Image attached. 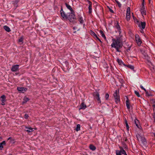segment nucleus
<instances>
[{"label": "nucleus", "mask_w": 155, "mask_h": 155, "mask_svg": "<svg viewBox=\"0 0 155 155\" xmlns=\"http://www.w3.org/2000/svg\"><path fill=\"white\" fill-rule=\"evenodd\" d=\"M76 19V18L74 12L68 13L67 20H69L70 22L74 24L76 22L75 21Z\"/></svg>", "instance_id": "nucleus-2"}, {"label": "nucleus", "mask_w": 155, "mask_h": 155, "mask_svg": "<svg viewBox=\"0 0 155 155\" xmlns=\"http://www.w3.org/2000/svg\"><path fill=\"white\" fill-rule=\"evenodd\" d=\"M33 128H32L31 127H29V128L28 129L26 130L25 131L29 133L33 131Z\"/></svg>", "instance_id": "nucleus-27"}, {"label": "nucleus", "mask_w": 155, "mask_h": 155, "mask_svg": "<svg viewBox=\"0 0 155 155\" xmlns=\"http://www.w3.org/2000/svg\"><path fill=\"white\" fill-rule=\"evenodd\" d=\"M151 0H149V3L150 4H151Z\"/></svg>", "instance_id": "nucleus-46"}, {"label": "nucleus", "mask_w": 155, "mask_h": 155, "mask_svg": "<svg viewBox=\"0 0 155 155\" xmlns=\"http://www.w3.org/2000/svg\"><path fill=\"white\" fill-rule=\"evenodd\" d=\"M137 21V22H139V21Z\"/></svg>", "instance_id": "nucleus-54"}, {"label": "nucleus", "mask_w": 155, "mask_h": 155, "mask_svg": "<svg viewBox=\"0 0 155 155\" xmlns=\"http://www.w3.org/2000/svg\"><path fill=\"white\" fill-rule=\"evenodd\" d=\"M6 142L5 141H3L2 142L0 143V149L2 150L3 148V146L5 145Z\"/></svg>", "instance_id": "nucleus-19"}, {"label": "nucleus", "mask_w": 155, "mask_h": 155, "mask_svg": "<svg viewBox=\"0 0 155 155\" xmlns=\"http://www.w3.org/2000/svg\"><path fill=\"white\" fill-rule=\"evenodd\" d=\"M140 11L143 15H146V12L145 6H141V8L140 9Z\"/></svg>", "instance_id": "nucleus-16"}, {"label": "nucleus", "mask_w": 155, "mask_h": 155, "mask_svg": "<svg viewBox=\"0 0 155 155\" xmlns=\"http://www.w3.org/2000/svg\"><path fill=\"white\" fill-rule=\"evenodd\" d=\"M81 125L80 124H78L77 125L76 128V130L78 131L80 130Z\"/></svg>", "instance_id": "nucleus-30"}, {"label": "nucleus", "mask_w": 155, "mask_h": 155, "mask_svg": "<svg viewBox=\"0 0 155 155\" xmlns=\"http://www.w3.org/2000/svg\"><path fill=\"white\" fill-rule=\"evenodd\" d=\"M117 61L118 62V63L120 64H122L124 66H126V65L125 64L124 62H123L121 60H119V59H117Z\"/></svg>", "instance_id": "nucleus-21"}, {"label": "nucleus", "mask_w": 155, "mask_h": 155, "mask_svg": "<svg viewBox=\"0 0 155 155\" xmlns=\"http://www.w3.org/2000/svg\"><path fill=\"white\" fill-rule=\"evenodd\" d=\"M10 140V142L12 144H13L15 143L14 140L13 139H12V138L10 137H9L7 140Z\"/></svg>", "instance_id": "nucleus-29"}, {"label": "nucleus", "mask_w": 155, "mask_h": 155, "mask_svg": "<svg viewBox=\"0 0 155 155\" xmlns=\"http://www.w3.org/2000/svg\"><path fill=\"white\" fill-rule=\"evenodd\" d=\"M119 151L120 152V153H121V154H124L126 153V151L124 150H122V151Z\"/></svg>", "instance_id": "nucleus-37"}, {"label": "nucleus", "mask_w": 155, "mask_h": 155, "mask_svg": "<svg viewBox=\"0 0 155 155\" xmlns=\"http://www.w3.org/2000/svg\"><path fill=\"white\" fill-rule=\"evenodd\" d=\"M130 8L129 7H128L127 10L126 18L127 20H128L130 19Z\"/></svg>", "instance_id": "nucleus-8"}, {"label": "nucleus", "mask_w": 155, "mask_h": 155, "mask_svg": "<svg viewBox=\"0 0 155 155\" xmlns=\"http://www.w3.org/2000/svg\"><path fill=\"white\" fill-rule=\"evenodd\" d=\"M76 31H74V33H76Z\"/></svg>", "instance_id": "nucleus-51"}, {"label": "nucleus", "mask_w": 155, "mask_h": 155, "mask_svg": "<svg viewBox=\"0 0 155 155\" xmlns=\"http://www.w3.org/2000/svg\"><path fill=\"white\" fill-rule=\"evenodd\" d=\"M124 122L125 124L126 125V127L127 128V130L128 131L129 130V127L127 123V121L126 119L124 120Z\"/></svg>", "instance_id": "nucleus-25"}, {"label": "nucleus", "mask_w": 155, "mask_h": 155, "mask_svg": "<svg viewBox=\"0 0 155 155\" xmlns=\"http://www.w3.org/2000/svg\"><path fill=\"white\" fill-rule=\"evenodd\" d=\"M124 155H127V153H125L124 154Z\"/></svg>", "instance_id": "nucleus-52"}, {"label": "nucleus", "mask_w": 155, "mask_h": 155, "mask_svg": "<svg viewBox=\"0 0 155 155\" xmlns=\"http://www.w3.org/2000/svg\"><path fill=\"white\" fill-rule=\"evenodd\" d=\"M93 35L95 37L98 41H99L100 42H101L100 39L98 38L97 35L95 34V33L93 32Z\"/></svg>", "instance_id": "nucleus-31"}, {"label": "nucleus", "mask_w": 155, "mask_h": 155, "mask_svg": "<svg viewBox=\"0 0 155 155\" xmlns=\"http://www.w3.org/2000/svg\"><path fill=\"white\" fill-rule=\"evenodd\" d=\"M153 104L152 105L153 107H155V101H154L153 102Z\"/></svg>", "instance_id": "nucleus-43"}, {"label": "nucleus", "mask_w": 155, "mask_h": 155, "mask_svg": "<svg viewBox=\"0 0 155 155\" xmlns=\"http://www.w3.org/2000/svg\"><path fill=\"white\" fill-rule=\"evenodd\" d=\"M80 107L79 108V110H84L87 107V106L86 105L84 104V102H82L81 104L80 105Z\"/></svg>", "instance_id": "nucleus-17"}, {"label": "nucleus", "mask_w": 155, "mask_h": 155, "mask_svg": "<svg viewBox=\"0 0 155 155\" xmlns=\"http://www.w3.org/2000/svg\"><path fill=\"white\" fill-rule=\"evenodd\" d=\"M134 122L137 127L140 128V126L139 125V124H140L139 121L136 118L134 120Z\"/></svg>", "instance_id": "nucleus-20"}, {"label": "nucleus", "mask_w": 155, "mask_h": 155, "mask_svg": "<svg viewBox=\"0 0 155 155\" xmlns=\"http://www.w3.org/2000/svg\"><path fill=\"white\" fill-rule=\"evenodd\" d=\"M135 94H136V95L138 97H140V95L139 94V93L137 91H134Z\"/></svg>", "instance_id": "nucleus-35"}, {"label": "nucleus", "mask_w": 155, "mask_h": 155, "mask_svg": "<svg viewBox=\"0 0 155 155\" xmlns=\"http://www.w3.org/2000/svg\"><path fill=\"white\" fill-rule=\"evenodd\" d=\"M115 27L117 29V31L119 32V35H120L121 33L120 28L118 22H117L116 23H115Z\"/></svg>", "instance_id": "nucleus-11"}, {"label": "nucleus", "mask_w": 155, "mask_h": 155, "mask_svg": "<svg viewBox=\"0 0 155 155\" xmlns=\"http://www.w3.org/2000/svg\"><path fill=\"white\" fill-rule=\"evenodd\" d=\"M109 96V94H108L107 93L106 94L105 97L106 100H107L108 99Z\"/></svg>", "instance_id": "nucleus-36"}, {"label": "nucleus", "mask_w": 155, "mask_h": 155, "mask_svg": "<svg viewBox=\"0 0 155 155\" xmlns=\"http://www.w3.org/2000/svg\"><path fill=\"white\" fill-rule=\"evenodd\" d=\"M116 155H121L120 152L119 151V150H116Z\"/></svg>", "instance_id": "nucleus-34"}, {"label": "nucleus", "mask_w": 155, "mask_h": 155, "mask_svg": "<svg viewBox=\"0 0 155 155\" xmlns=\"http://www.w3.org/2000/svg\"><path fill=\"white\" fill-rule=\"evenodd\" d=\"M119 148L120 149V151H121L123 150L124 149V148L121 147V146H119Z\"/></svg>", "instance_id": "nucleus-41"}, {"label": "nucleus", "mask_w": 155, "mask_h": 155, "mask_svg": "<svg viewBox=\"0 0 155 155\" xmlns=\"http://www.w3.org/2000/svg\"><path fill=\"white\" fill-rule=\"evenodd\" d=\"M142 6H144V0H142Z\"/></svg>", "instance_id": "nucleus-39"}, {"label": "nucleus", "mask_w": 155, "mask_h": 155, "mask_svg": "<svg viewBox=\"0 0 155 155\" xmlns=\"http://www.w3.org/2000/svg\"><path fill=\"white\" fill-rule=\"evenodd\" d=\"M89 148L92 151H94L96 149V147L92 144H91L90 145Z\"/></svg>", "instance_id": "nucleus-24"}, {"label": "nucleus", "mask_w": 155, "mask_h": 155, "mask_svg": "<svg viewBox=\"0 0 155 155\" xmlns=\"http://www.w3.org/2000/svg\"><path fill=\"white\" fill-rule=\"evenodd\" d=\"M65 5L67 8L71 12H74L71 7L68 3H65Z\"/></svg>", "instance_id": "nucleus-14"}, {"label": "nucleus", "mask_w": 155, "mask_h": 155, "mask_svg": "<svg viewBox=\"0 0 155 155\" xmlns=\"http://www.w3.org/2000/svg\"><path fill=\"white\" fill-rule=\"evenodd\" d=\"M24 38L23 37H20L18 39V41L19 42H21V43L22 44L23 43Z\"/></svg>", "instance_id": "nucleus-32"}, {"label": "nucleus", "mask_w": 155, "mask_h": 155, "mask_svg": "<svg viewBox=\"0 0 155 155\" xmlns=\"http://www.w3.org/2000/svg\"><path fill=\"white\" fill-rule=\"evenodd\" d=\"M126 67H127L128 68H130L132 70H133L135 72V71L134 70V67L133 66L130 65V64H128V65H126Z\"/></svg>", "instance_id": "nucleus-26"}, {"label": "nucleus", "mask_w": 155, "mask_h": 155, "mask_svg": "<svg viewBox=\"0 0 155 155\" xmlns=\"http://www.w3.org/2000/svg\"><path fill=\"white\" fill-rule=\"evenodd\" d=\"M109 11L112 13H114V12L113 10L110 8L109 9Z\"/></svg>", "instance_id": "nucleus-42"}, {"label": "nucleus", "mask_w": 155, "mask_h": 155, "mask_svg": "<svg viewBox=\"0 0 155 155\" xmlns=\"http://www.w3.org/2000/svg\"><path fill=\"white\" fill-rule=\"evenodd\" d=\"M80 30V28H79V29H78L77 30V31H79Z\"/></svg>", "instance_id": "nucleus-53"}, {"label": "nucleus", "mask_w": 155, "mask_h": 155, "mask_svg": "<svg viewBox=\"0 0 155 155\" xmlns=\"http://www.w3.org/2000/svg\"><path fill=\"white\" fill-rule=\"evenodd\" d=\"M19 65L18 64L14 65L12 66L11 70L13 72H16L18 71L19 70Z\"/></svg>", "instance_id": "nucleus-5"}, {"label": "nucleus", "mask_w": 155, "mask_h": 155, "mask_svg": "<svg viewBox=\"0 0 155 155\" xmlns=\"http://www.w3.org/2000/svg\"><path fill=\"white\" fill-rule=\"evenodd\" d=\"M112 41V42L111 45V47L115 48L117 51L121 52V51L120 49L122 47L123 45L120 38H118L117 39H113Z\"/></svg>", "instance_id": "nucleus-1"}, {"label": "nucleus", "mask_w": 155, "mask_h": 155, "mask_svg": "<svg viewBox=\"0 0 155 155\" xmlns=\"http://www.w3.org/2000/svg\"><path fill=\"white\" fill-rule=\"evenodd\" d=\"M61 15V19L63 20H67V18L68 15V14H66L65 13L63 10L62 7H61L60 11Z\"/></svg>", "instance_id": "nucleus-3"}, {"label": "nucleus", "mask_w": 155, "mask_h": 155, "mask_svg": "<svg viewBox=\"0 0 155 155\" xmlns=\"http://www.w3.org/2000/svg\"><path fill=\"white\" fill-rule=\"evenodd\" d=\"M27 89L23 87H18L17 90L21 92L22 93H24L26 91Z\"/></svg>", "instance_id": "nucleus-15"}, {"label": "nucleus", "mask_w": 155, "mask_h": 155, "mask_svg": "<svg viewBox=\"0 0 155 155\" xmlns=\"http://www.w3.org/2000/svg\"><path fill=\"white\" fill-rule=\"evenodd\" d=\"M140 87L143 90H144L145 91H146V89H145V88H144L143 87V86L142 85H140Z\"/></svg>", "instance_id": "nucleus-40"}, {"label": "nucleus", "mask_w": 155, "mask_h": 155, "mask_svg": "<svg viewBox=\"0 0 155 155\" xmlns=\"http://www.w3.org/2000/svg\"><path fill=\"white\" fill-rule=\"evenodd\" d=\"M6 97L5 95H2L0 97V100L1 101L2 103L1 104L2 105L5 104V102L6 101Z\"/></svg>", "instance_id": "nucleus-6"}, {"label": "nucleus", "mask_w": 155, "mask_h": 155, "mask_svg": "<svg viewBox=\"0 0 155 155\" xmlns=\"http://www.w3.org/2000/svg\"><path fill=\"white\" fill-rule=\"evenodd\" d=\"M153 118H154V119H155V111L153 113Z\"/></svg>", "instance_id": "nucleus-44"}, {"label": "nucleus", "mask_w": 155, "mask_h": 155, "mask_svg": "<svg viewBox=\"0 0 155 155\" xmlns=\"http://www.w3.org/2000/svg\"><path fill=\"white\" fill-rule=\"evenodd\" d=\"M138 26L142 29H144L145 28L146 23L145 22L141 21L140 23H139L137 24Z\"/></svg>", "instance_id": "nucleus-9"}, {"label": "nucleus", "mask_w": 155, "mask_h": 155, "mask_svg": "<svg viewBox=\"0 0 155 155\" xmlns=\"http://www.w3.org/2000/svg\"><path fill=\"white\" fill-rule=\"evenodd\" d=\"M143 29H142V30L141 31V33H143Z\"/></svg>", "instance_id": "nucleus-49"}, {"label": "nucleus", "mask_w": 155, "mask_h": 155, "mask_svg": "<svg viewBox=\"0 0 155 155\" xmlns=\"http://www.w3.org/2000/svg\"><path fill=\"white\" fill-rule=\"evenodd\" d=\"M29 100V99L26 97H24V98L23 99V101L22 102V104H25Z\"/></svg>", "instance_id": "nucleus-23"}, {"label": "nucleus", "mask_w": 155, "mask_h": 155, "mask_svg": "<svg viewBox=\"0 0 155 155\" xmlns=\"http://www.w3.org/2000/svg\"><path fill=\"white\" fill-rule=\"evenodd\" d=\"M143 141L144 142L145 141V140H143Z\"/></svg>", "instance_id": "nucleus-55"}, {"label": "nucleus", "mask_w": 155, "mask_h": 155, "mask_svg": "<svg viewBox=\"0 0 155 155\" xmlns=\"http://www.w3.org/2000/svg\"><path fill=\"white\" fill-rule=\"evenodd\" d=\"M85 24H83V27L84 28V27L85 26Z\"/></svg>", "instance_id": "nucleus-48"}, {"label": "nucleus", "mask_w": 155, "mask_h": 155, "mask_svg": "<svg viewBox=\"0 0 155 155\" xmlns=\"http://www.w3.org/2000/svg\"><path fill=\"white\" fill-rule=\"evenodd\" d=\"M100 34L101 35V36L103 38H104L105 39H106V37H105V36L103 31H102V30H101V31H100Z\"/></svg>", "instance_id": "nucleus-28"}, {"label": "nucleus", "mask_w": 155, "mask_h": 155, "mask_svg": "<svg viewBox=\"0 0 155 155\" xmlns=\"http://www.w3.org/2000/svg\"><path fill=\"white\" fill-rule=\"evenodd\" d=\"M87 2L89 4L88 7V13L89 14H91L92 12V3L89 0H87Z\"/></svg>", "instance_id": "nucleus-10"}, {"label": "nucleus", "mask_w": 155, "mask_h": 155, "mask_svg": "<svg viewBox=\"0 0 155 155\" xmlns=\"http://www.w3.org/2000/svg\"><path fill=\"white\" fill-rule=\"evenodd\" d=\"M146 93V95L147 96L149 97L150 96H151L152 95L150 94H149L148 91L146 90V91H145Z\"/></svg>", "instance_id": "nucleus-33"}, {"label": "nucleus", "mask_w": 155, "mask_h": 155, "mask_svg": "<svg viewBox=\"0 0 155 155\" xmlns=\"http://www.w3.org/2000/svg\"><path fill=\"white\" fill-rule=\"evenodd\" d=\"M3 28L6 31L8 32H9L11 31L10 28L7 26L5 25L4 26Z\"/></svg>", "instance_id": "nucleus-22"}, {"label": "nucleus", "mask_w": 155, "mask_h": 155, "mask_svg": "<svg viewBox=\"0 0 155 155\" xmlns=\"http://www.w3.org/2000/svg\"><path fill=\"white\" fill-rule=\"evenodd\" d=\"M100 95L98 93L96 92L94 94V97L97 100L98 103H101V100L100 98Z\"/></svg>", "instance_id": "nucleus-13"}, {"label": "nucleus", "mask_w": 155, "mask_h": 155, "mask_svg": "<svg viewBox=\"0 0 155 155\" xmlns=\"http://www.w3.org/2000/svg\"><path fill=\"white\" fill-rule=\"evenodd\" d=\"M25 128H26V129H28L29 128V127H27L25 126Z\"/></svg>", "instance_id": "nucleus-47"}, {"label": "nucleus", "mask_w": 155, "mask_h": 155, "mask_svg": "<svg viewBox=\"0 0 155 155\" xmlns=\"http://www.w3.org/2000/svg\"><path fill=\"white\" fill-rule=\"evenodd\" d=\"M135 40L138 45H140L141 44V41L139 35L136 34L135 35Z\"/></svg>", "instance_id": "nucleus-7"}, {"label": "nucleus", "mask_w": 155, "mask_h": 155, "mask_svg": "<svg viewBox=\"0 0 155 155\" xmlns=\"http://www.w3.org/2000/svg\"><path fill=\"white\" fill-rule=\"evenodd\" d=\"M78 21L81 24H83L84 22V21L83 19V17L81 16H79L78 17Z\"/></svg>", "instance_id": "nucleus-18"}, {"label": "nucleus", "mask_w": 155, "mask_h": 155, "mask_svg": "<svg viewBox=\"0 0 155 155\" xmlns=\"http://www.w3.org/2000/svg\"><path fill=\"white\" fill-rule=\"evenodd\" d=\"M76 28H77L76 27H74L73 28V29L74 30H75V29H76Z\"/></svg>", "instance_id": "nucleus-45"}, {"label": "nucleus", "mask_w": 155, "mask_h": 155, "mask_svg": "<svg viewBox=\"0 0 155 155\" xmlns=\"http://www.w3.org/2000/svg\"><path fill=\"white\" fill-rule=\"evenodd\" d=\"M116 2L117 4H118L119 3V2L118 1H116Z\"/></svg>", "instance_id": "nucleus-50"}, {"label": "nucleus", "mask_w": 155, "mask_h": 155, "mask_svg": "<svg viewBox=\"0 0 155 155\" xmlns=\"http://www.w3.org/2000/svg\"><path fill=\"white\" fill-rule=\"evenodd\" d=\"M28 117L29 116L28 114H25L24 116V118L25 119H27Z\"/></svg>", "instance_id": "nucleus-38"}, {"label": "nucleus", "mask_w": 155, "mask_h": 155, "mask_svg": "<svg viewBox=\"0 0 155 155\" xmlns=\"http://www.w3.org/2000/svg\"><path fill=\"white\" fill-rule=\"evenodd\" d=\"M12 155V154H11V155Z\"/></svg>", "instance_id": "nucleus-56"}, {"label": "nucleus", "mask_w": 155, "mask_h": 155, "mask_svg": "<svg viewBox=\"0 0 155 155\" xmlns=\"http://www.w3.org/2000/svg\"><path fill=\"white\" fill-rule=\"evenodd\" d=\"M127 100L126 102V104L127 107V110H129V111H130V103L129 102V101L128 99V97H127Z\"/></svg>", "instance_id": "nucleus-12"}, {"label": "nucleus", "mask_w": 155, "mask_h": 155, "mask_svg": "<svg viewBox=\"0 0 155 155\" xmlns=\"http://www.w3.org/2000/svg\"><path fill=\"white\" fill-rule=\"evenodd\" d=\"M113 95L114 97L115 102L117 104V103L120 101V96L117 93V90H116L115 91Z\"/></svg>", "instance_id": "nucleus-4"}]
</instances>
